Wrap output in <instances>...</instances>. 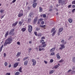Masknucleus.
Instances as JSON below:
<instances>
[{"label":"nucleus","instance_id":"1","mask_svg":"<svg viewBox=\"0 0 75 75\" xmlns=\"http://www.w3.org/2000/svg\"><path fill=\"white\" fill-rule=\"evenodd\" d=\"M40 41L41 42V43H42V45H43L42 46H39V48H40V47H44V48H45L46 47V44H45V42H44V40H40Z\"/></svg>","mask_w":75,"mask_h":75},{"label":"nucleus","instance_id":"2","mask_svg":"<svg viewBox=\"0 0 75 75\" xmlns=\"http://www.w3.org/2000/svg\"><path fill=\"white\" fill-rule=\"evenodd\" d=\"M6 41L7 42V44H10L11 42H13V39L10 38H9L6 39Z\"/></svg>","mask_w":75,"mask_h":75},{"label":"nucleus","instance_id":"3","mask_svg":"<svg viewBox=\"0 0 75 75\" xmlns=\"http://www.w3.org/2000/svg\"><path fill=\"white\" fill-rule=\"evenodd\" d=\"M23 11L22 10H21L18 15V17H22V16H23Z\"/></svg>","mask_w":75,"mask_h":75},{"label":"nucleus","instance_id":"4","mask_svg":"<svg viewBox=\"0 0 75 75\" xmlns=\"http://www.w3.org/2000/svg\"><path fill=\"white\" fill-rule=\"evenodd\" d=\"M15 30L14 29H13L11 30L10 32L9 33V34L10 35H14V32Z\"/></svg>","mask_w":75,"mask_h":75},{"label":"nucleus","instance_id":"5","mask_svg":"<svg viewBox=\"0 0 75 75\" xmlns=\"http://www.w3.org/2000/svg\"><path fill=\"white\" fill-rule=\"evenodd\" d=\"M28 31L30 33H31L32 31V30H33V27L32 26L30 25H29L28 26Z\"/></svg>","mask_w":75,"mask_h":75},{"label":"nucleus","instance_id":"6","mask_svg":"<svg viewBox=\"0 0 75 75\" xmlns=\"http://www.w3.org/2000/svg\"><path fill=\"white\" fill-rule=\"evenodd\" d=\"M32 62H33V66L34 67L36 65V60L34 59H32Z\"/></svg>","mask_w":75,"mask_h":75},{"label":"nucleus","instance_id":"7","mask_svg":"<svg viewBox=\"0 0 75 75\" xmlns=\"http://www.w3.org/2000/svg\"><path fill=\"white\" fill-rule=\"evenodd\" d=\"M60 46H61V47H60L59 49V50H62L64 48H65V46L64 45H60Z\"/></svg>","mask_w":75,"mask_h":75},{"label":"nucleus","instance_id":"8","mask_svg":"<svg viewBox=\"0 0 75 75\" xmlns=\"http://www.w3.org/2000/svg\"><path fill=\"white\" fill-rule=\"evenodd\" d=\"M58 2L59 3H61L62 5L64 4V1L62 0H59Z\"/></svg>","mask_w":75,"mask_h":75},{"label":"nucleus","instance_id":"9","mask_svg":"<svg viewBox=\"0 0 75 75\" xmlns=\"http://www.w3.org/2000/svg\"><path fill=\"white\" fill-rule=\"evenodd\" d=\"M18 64H19V63H16L15 64L13 65V67L14 68H16L17 67H18Z\"/></svg>","mask_w":75,"mask_h":75},{"label":"nucleus","instance_id":"10","mask_svg":"<svg viewBox=\"0 0 75 75\" xmlns=\"http://www.w3.org/2000/svg\"><path fill=\"white\" fill-rule=\"evenodd\" d=\"M18 24V21H16L15 23L12 24V27H15V26H16Z\"/></svg>","mask_w":75,"mask_h":75},{"label":"nucleus","instance_id":"11","mask_svg":"<svg viewBox=\"0 0 75 75\" xmlns=\"http://www.w3.org/2000/svg\"><path fill=\"white\" fill-rule=\"evenodd\" d=\"M37 19H38V17H35L33 21L34 23H35H35H37Z\"/></svg>","mask_w":75,"mask_h":75},{"label":"nucleus","instance_id":"12","mask_svg":"<svg viewBox=\"0 0 75 75\" xmlns=\"http://www.w3.org/2000/svg\"><path fill=\"white\" fill-rule=\"evenodd\" d=\"M61 42L64 45H65V44H67V42L65 41L64 40H62V41H61Z\"/></svg>","mask_w":75,"mask_h":75},{"label":"nucleus","instance_id":"13","mask_svg":"<svg viewBox=\"0 0 75 75\" xmlns=\"http://www.w3.org/2000/svg\"><path fill=\"white\" fill-rule=\"evenodd\" d=\"M33 15H34V13L32 12H31L30 13L29 16L30 17H32L33 16Z\"/></svg>","mask_w":75,"mask_h":75},{"label":"nucleus","instance_id":"14","mask_svg":"<svg viewBox=\"0 0 75 75\" xmlns=\"http://www.w3.org/2000/svg\"><path fill=\"white\" fill-rule=\"evenodd\" d=\"M8 35V31H7L5 35V37H7Z\"/></svg>","mask_w":75,"mask_h":75},{"label":"nucleus","instance_id":"15","mask_svg":"<svg viewBox=\"0 0 75 75\" xmlns=\"http://www.w3.org/2000/svg\"><path fill=\"white\" fill-rule=\"evenodd\" d=\"M68 21L70 23H72L73 20L72 19V18H69L68 19Z\"/></svg>","mask_w":75,"mask_h":75},{"label":"nucleus","instance_id":"16","mask_svg":"<svg viewBox=\"0 0 75 75\" xmlns=\"http://www.w3.org/2000/svg\"><path fill=\"white\" fill-rule=\"evenodd\" d=\"M59 53H58L56 54L57 57L58 59H60L61 58L60 57V56L59 55Z\"/></svg>","mask_w":75,"mask_h":75},{"label":"nucleus","instance_id":"17","mask_svg":"<svg viewBox=\"0 0 75 75\" xmlns=\"http://www.w3.org/2000/svg\"><path fill=\"white\" fill-rule=\"evenodd\" d=\"M28 61L26 60L24 62V65H27V64H28Z\"/></svg>","mask_w":75,"mask_h":75},{"label":"nucleus","instance_id":"18","mask_svg":"<svg viewBox=\"0 0 75 75\" xmlns=\"http://www.w3.org/2000/svg\"><path fill=\"white\" fill-rule=\"evenodd\" d=\"M21 54V52H18L17 53V54L16 55L17 57H20V54Z\"/></svg>","mask_w":75,"mask_h":75},{"label":"nucleus","instance_id":"19","mask_svg":"<svg viewBox=\"0 0 75 75\" xmlns=\"http://www.w3.org/2000/svg\"><path fill=\"white\" fill-rule=\"evenodd\" d=\"M42 34L40 33H39L38 34V37H41V36H42Z\"/></svg>","mask_w":75,"mask_h":75},{"label":"nucleus","instance_id":"20","mask_svg":"<svg viewBox=\"0 0 75 75\" xmlns=\"http://www.w3.org/2000/svg\"><path fill=\"white\" fill-rule=\"evenodd\" d=\"M37 3H35L33 4V7L35 8L36 6H37Z\"/></svg>","mask_w":75,"mask_h":75},{"label":"nucleus","instance_id":"21","mask_svg":"<svg viewBox=\"0 0 75 75\" xmlns=\"http://www.w3.org/2000/svg\"><path fill=\"white\" fill-rule=\"evenodd\" d=\"M21 30L23 31V32H24V31H25L26 30V28H23L21 29Z\"/></svg>","mask_w":75,"mask_h":75},{"label":"nucleus","instance_id":"22","mask_svg":"<svg viewBox=\"0 0 75 75\" xmlns=\"http://www.w3.org/2000/svg\"><path fill=\"white\" fill-rule=\"evenodd\" d=\"M7 44H9L8 43H7V42L6 41V40H5V42L4 43V47L6 46V45H7Z\"/></svg>","mask_w":75,"mask_h":75},{"label":"nucleus","instance_id":"23","mask_svg":"<svg viewBox=\"0 0 75 75\" xmlns=\"http://www.w3.org/2000/svg\"><path fill=\"white\" fill-rule=\"evenodd\" d=\"M20 73L18 71H17L15 73V75H20Z\"/></svg>","mask_w":75,"mask_h":75},{"label":"nucleus","instance_id":"24","mask_svg":"<svg viewBox=\"0 0 75 75\" xmlns=\"http://www.w3.org/2000/svg\"><path fill=\"white\" fill-rule=\"evenodd\" d=\"M3 45H2L0 47V52L2 51V50H3Z\"/></svg>","mask_w":75,"mask_h":75},{"label":"nucleus","instance_id":"25","mask_svg":"<svg viewBox=\"0 0 75 75\" xmlns=\"http://www.w3.org/2000/svg\"><path fill=\"white\" fill-rule=\"evenodd\" d=\"M42 8L40 7L39 8V12H42Z\"/></svg>","mask_w":75,"mask_h":75},{"label":"nucleus","instance_id":"26","mask_svg":"<svg viewBox=\"0 0 75 75\" xmlns=\"http://www.w3.org/2000/svg\"><path fill=\"white\" fill-rule=\"evenodd\" d=\"M55 48H53L52 49L50 50V52H54V50H55Z\"/></svg>","mask_w":75,"mask_h":75},{"label":"nucleus","instance_id":"27","mask_svg":"<svg viewBox=\"0 0 75 75\" xmlns=\"http://www.w3.org/2000/svg\"><path fill=\"white\" fill-rule=\"evenodd\" d=\"M72 61L74 63H75V57L72 58Z\"/></svg>","mask_w":75,"mask_h":75},{"label":"nucleus","instance_id":"28","mask_svg":"<svg viewBox=\"0 0 75 75\" xmlns=\"http://www.w3.org/2000/svg\"><path fill=\"white\" fill-rule=\"evenodd\" d=\"M62 30H63V28H60L59 30V33H61V32L62 31Z\"/></svg>","mask_w":75,"mask_h":75},{"label":"nucleus","instance_id":"29","mask_svg":"<svg viewBox=\"0 0 75 75\" xmlns=\"http://www.w3.org/2000/svg\"><path fill=\"white\" fill-rule=\"evenodd\" d=\"M22 69V67H21L19 69V71L20 72H22V71H21V70Z\"/></svg>","mask_w":75,"mask_h":75},{"label":"nucleus","instance_id":"30","mask_svg":"<svg viewBox=\"0 0 75 75\" xmlns=\"http://www.w3.org/2000/svg\"><path fill=\"white\" fill-rule=\"evenodd\" d=\"M28 57H25V58H24L23 59V60L24 61H25V60H26V59H28Z\"/></svg>","mask_w":75,"mask_h":75},{"label":"nucleus","instance_id":"31","mask_svg":"<svg viewBox=\"0 0 75 75\" xmlns=\"http://www.w3.org/2000/svg\"><path fill=\"white\" fill-rule=\"evenodd\" d=\"M54 70H51L50 71V74H53V73H54Z\"/></svg>","mask_w":75,"mask_h":75},{"label":"nucleus","instance_id":"32","mask_svg":"<svg viewBox=\"0 0 75 75\" xmlns=\"http://www.w3.org/2000/svg\"><path fill=\"white\" fill-rule=\"evenodd\" d=\"M40 27H42V28H45V25H40Z\"/></svg>","mask_w":75,"mask_h":75},{"label":"nucleus","instance_id":"33","mask_svg":"<svg viewBox=\"0 0 75 75\" xmlns=\"http://www.w3.org/2000/svg\"><path fill=\"white\" fill-rule=\"evenodd\" d=\"M59 66L58 65H56L54 66V68H55V69H57V68H58Z\"/></svg>","mask_w":75,"mask_h":75},{"label":"nucleus","instance_id":"34","mask_svg":"<svg viewBox=\"0 0 75 75\" xmlns=\"http://www.w3.org/2000/svg\"><path fill=\"white\" fill-rule=\"evenodd\" d=\"M19 24L20 25V26H21V25H22V24H23V22H21V21H19Z\"/></svg>","mask_w":75,"mask_h":75},{"label":"nucleus","instance_id":"35","mask_svg":"<svg viewBox=\"0 0 75 75\" xmlns=\"http://www.w3.org/2000/svg\"><path fill=\"white\" fill-rule=\"evenodd\" d=\"M4 65L6 67V66H7L8 65V63H7V62H5Z\"/></svg>","mask_w":75,"mask_h":75},{"label":"nucleus","instance_id":"36","mask_svg":"<svg viewBox=\"0 0 75 75\" xmlns=\"http://www.w3.org/2000/svg\"><path fill=\"white\" fill-rule=\"evenodd\" d=\"M0 12L1 13H3L4 12V10L3 9H1V10L0 11Z\"/></svg>","mask_w":75,"mask_h":75},{"label":"nucleus","instance_id":"37","mask_svg":"<svg viewBox=\"0 0 75 75\" xmlns=\"http://www.w3.org/2000/svg\"><path fill=\"white\" fill-rule=\"evenodd\" d=\"M31 21V19L30 18H29L28 19V22H30Z\"/></svg>","mask_w":75,"mask_h":75},{"label":"nucleus","instance_id":"38","mask_svg":"<svg viewBox=\"0 0 75 75\" xmlns=\"http://www.w3.org/2000/svg\"><path fill=\"white\" fill-rule=\"evenodd\" d=\"M34 33L36 36H37V32H35Z\"/></svg>","mask_w":75,"mask_h":75},{"label":"nucleus","instance_id":"39","mask_svg":"<svg viewBox=\"0 0 75 75\" xmlns=\"http://www.w3.org/2000/svg\"><path fill=\"white\" fill-rule=\"evenodd\" d=\"M4 57L6 58V54L5 53H4Z\"/></svg>","mask_w":75,"mask_h":75},{"label":"nucleus","instance_id":"40","mask_svg":"<svg viewBox=\"0 0 75 75\" xmlns=\"http://www.w3.org/2000/svg\"><path fill=\"white\" fill-rule=\"evenodd\" d=\"M75 8L73 9L72 10L71 12H72V13H75Z\"/></svg>","mask_w":75,"mask_h":75},{"label":"nucleus","instance_id":"41","mask_svg":"<svg viewBox=\"0 0 75 75\" xmlns=\"http://www.w3.org/2000/svg\"><path fill=\"white\" fill-rule=\"evenodd\" d=\"M71 74H75V71H72L71 72Z\"/></svg>","mask_w":75,"mask_h":75},{"label":"nucleus","instance_id":"42","mask_svg":"<svg viewBox=\"0 0 75 75\" xmlns=\"http://www.w3.org/2000/svg\"><path fill=\"white\" fill-rule=\"evenodd\" d=\"M55 30V29H54V28H53L52 29V31H51V33H52V32H54V31Z\"/></svg>","mask_w":75,"mask_h":75},{"label":"nucleus","instance_id":"43","mask_svg":"<svg viewBox=\"0 0 75 75\" xmlns=\"http://www.w3.org/2000/svg\"><path fill=\"white\" fill-rule=\"evenodd\" d=\"M43 16L44 18L46 17V15L45 14H43Z\"/></svg>","mask_w":75,"mask_h":75},{"label":"nucleus","instance_id":"44","mask_svg":"<svg viewBox=\"0 0 75 75\" xmlns=\"http://www.w3.org/2000/svg\"><path fill=\"white\" fill-rule=\"evenodd\" d=\"M55 31L52 34V36H54V35H55Z\"/></svg>","mask_w":75,"mask_h":75},{"label":"nucleus","instance_id":"45","mask_svg":"<svg viewBox=\"0 0 75 75\" xmlns=\"http://www.w3.org/2000/svg\"><path fill=\"white\" fill-rule=\"evenodd\" d=\"M72 4H75V0L72 1Z\"/></svg>","mask_w":75,"mask_h":75},{"label":"nucleus","instance_id":"46","mask_svg":"<svg viewBox=\"0 0 75 75\" xmlns=\"http://www.w3.org/2000/svg\"><path fill=\"white\" fill-rule=\"evenodd\" d=\"M4 16H5V14H4L2 16H1V19H2V18H3L4 17Z\"/></svg>","mask_w":75,"mask_h":75},{"label":"nucleus","instance_id":"47","mask_svg":"<svg viewBox=\"0 0 75 75\" xmlns=\"http://www.w3.org/2000/svg\"><path fill=\"white\" fill-rule=\"evenodd\" d=\"M44 20L43 19H40L39 20V21H42V20Z\"/></svg>","mask_w":75,"mask_h":75},{"label":"nucleus","instance_id":"48","mask_svg":"<svg viewBox=\"0 0 75 75\" xmlns=\"http://www.w3.org/2000/svg\"><path fill=\"white\" fill-rule=\"evenodd\" d=\"M41 23L42 25H43V24H44V22L43 21L41 22Z\"/></svg>","mask_w":75,"mask_h":75},{"label":"nucleus","instance_id":"49","mask_svg":"<svg viewBox=\"0 0 75 75\" xmlns=\"http://www.w3.org/2000/svg\"><path fill=\"white\" fill-rule=\"evenodd\" d=\"M54 61V60L52 59H51L50 60V62H51V63H52V62H53Z\"/></svg>","mask_w":75,"mask_h":75},{"label":"nucleus","instance_id":"50","mask_svg":"<svg viewBox=\"0 0 75 75\" xmlns=\"http://www.w3.org/2000/svg\"><path fill=\"white\" fill-rule=\"evenodd\" d=\"M44 49L43 48H39V51H42V50H44Z\"/></svg>","mask_w":75,"mask_h":75},{"label":"nucleus","instance_id":"51","mask_svg":"<svg viewBox=\"0 0 75 75\" xmlns=\"http://www.w3.org/2000/svg\"><path fill=\"white\" fill-rule=\"evenodd\" d=\"M40 28H36V31H39V30H40Z\"/></svg>","mask_w":75,"mask_h":75},{"label":"nucleus","instance_id":"52","mask_svg":"<svg viewBox=\"0 0 75 75\" xmlns=\"http://www.w3.org/2000/svg\"><path fill=\"white\" fill-rule=\"evenodd\" d=\"M54 54L55 53H54V52H52V53H51V55H54Z\"/></svg>","mask_w":75,"mask_h":75},{"label":"nucleus","instance_id":"53","mask_svg":"<svg viewBox=\"0 0 75 75\" xmlns=\"http://www.w3.org/2000/svg\"><path fill=\"white\" fill-rule=\"evenodd\" d=\"M11 74H10V73H7L6 75H10Z\"/></svg>","mask_w":75,"mask_h":75},{"label":"nucleus","instance_id":"54","mask_svg":"<svg viewBox=\"0 0 75 75\" xmlns=\"http://www.w3.org/2000/svg\"><path fill=\"white\" fill-rule=\"evenodd\" d=\"M17 44L18 45H20V43L19 42H17Z\"/></svg>","mask_w":75,"mask_h":75},{"label":"nucleus","instance_id":"55","mask_svg":"<svg viewBox=\"0 0 75 75\" xmlns=\"http://www.w3.org/2000/svg\"><path fill=\"white\" fill-rule=\"evenodd\" d=\"M72 69H73V70H74V69H75V67H73L72 68Z\"/></svg>","mask_w":75,"mask_h":75},{"label":"nucleus","instance_id":"56","mask_svg":"<svg viewBox=\"0 0 75 75\" xmlns=\"http://www.w3.org/2000/svg\"><path fill=\"white\" fill-rule=\"evenodd\" d=\"M16 0H13L12 1V3H15V2H16Z\"/></svg>","mask_w":75,"mask_h":75},{"label":"nucleus","instance_id":"57","mask_svg":"<svg viewBox=\"0 0 75 75\" xmlns=\"http://www.w3.org/2000/svg\"><path fill=\"white\" fill-rule=\"evenodd\" d=\"M72 38V36H70L69 37V40H70L71 39V38Z\"/></svg>","mask_w":75,"mask_h":75},{"label":"nucleus","instance_id":"58","mask_svg":"<svg viewBox=\"0 0 75 75\" xmlns=\"http://www.w3.org/2000/svg\"><path fill=\"white\" fill-rule=\"evenodd\" d=\"M59 62L61 63V62H63V60H61L59 61Z\"/></svg>","mask_w":75,"mask_h":75},{"label":"nucleus","instance_id":"59","mask_svg":"<svg viewBox=\"0 0 75 75\" xmlns=\"http://www.w3.org/2000/svg\"><path fill=\"white\" fill-rule=\"evenodd\" d=\"M71 5H69V6H68V8H70L71 7Z\"/></svg>","mask_w":75,"mask_h":75},{"label":"nucleus","instance_id":"60","mask_svg":"<svg viewBox=\"0 0 75 75\" xmlns=\"http://www.w3.org/2000/svg\"><path fill=\"white\" fill-rule=\"evenodd\" d=\"M71 71H72V70H71V69L69 70L68 71V72H71Z\"/></svg>","mask_w":75,"mask_h":75},{"label":"nucleus","instance_id":"61","mask_svg":"<svg viewBox=\"0 0 75 75\" xmlns=\"http://www.w3.org/2000/svg\"><path fill=\"white\" fill-rule=\"evenodd\" d=\"M11 67V64H9V66H8V67L9 68H10V67Z\"/></svg>","mask_w":75,"mask_h":75},{"label":"nucleus","instance_id":"62","mask_svg":"<svg viewBox=\"0 0 75 75\" xmlns=\"http://www.w3.org/2000/svg\"><path fill=\"white\" fill-rule=\"evenodd\" d=\"M44 62L45 64H47V62L45 61H44Z\"/></svg>","mask_w":75,"mask_h":75},{"label":"nucleus","instance_id":"63","mask_svg":"<svg viewBox=\"0 0 75 75\" xmlns=\"http://www.w3.org/2000/svg\"><path fill=\"white\" fill-rule=\"evenodd\" d=\"M72 7H73V8H75V5H73L72 6Z\"/></svg>","mask_w":75,"mask_h":75},{"label":"nucleus","instance_id":"64","mask_svg":"<svg viewBox=\"0 0 75 75\" xmlns=\"http://www.w3.org/2000/svg\"><path fill=\"white\" fill-rule=\"evenodd\" d=\"M42 39H45V37H42Z\"/></svg>","mask_w":75,"mask_h":75}]
</instances>
